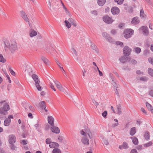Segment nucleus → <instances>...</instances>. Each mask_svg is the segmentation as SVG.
<instances>
[{
	"instance_id": "c03bdc74",
	"label": "nucleus",
	"mask_w": 153,
	"mask_h": 153,
	"mask_svg": "<svg viewBox=\"0 0 153 153\" xmlns=\"http://www.w3.org/2000/svg\"><path fill=\"white\" fill-rule=\"evenodd\" d=\"M102 36L103 37L105 38V39H106V38L108 37V36H109V34H107L106 32H104L102 33Z\"/></svg>"
},
{
	"instance_id": "680f3d73",
	"label": "nucleus",
	"mask_w": 153,
	"mask_h": 153,
	"mask_svg": "<svg viewBox=\"0 0 153 153\" xmlns=\"http://www.w3.org/2000/svg\"><path fill=\"white\" fill-rule=\"evenodd\" d=\"M58 139L60 142H62L63 140V137L62 136H59Z\"/></svg>"
},
{
	"instance_id": "dca6fc26",
	"label": "nucleus",
	"mask_w": 153,
	"mask_h": 153,
	"mask_svg": "<svg viewBox=\"0 0 153 153\" xmlns=\"http://www.w3.org/2000/svg\"><path fill=\"white\" fill-rule=\"evenodd\" d=\"M81 141L83 144H85L88 145L89 144V140L87 138L86 136H83L82 137L81 139Z\"/></svg>"
},
{
	"instance_id": "338daca9",
	"label": "nucleus",
	"mask_w": 153,
	"mask_h": 153,
	"mask_svg": "<svg viewBox=\"0 0 153 153\" xmlns=\"http://www.w3.org/2000/svg\"><path fill=\"white\" fill-rule=\"evenodd\" d=\"M111 32L112 34L113 35H114L116 33V30H111Z\"/></svg>"
},
{
	"instance_id": "f3484780",
	"label": "nucleus",
	"mask_w": 153,
	"mask_h": 153,
	"mask_svg": "<svg viewBox=\"0 0 153 153\" xmlns=\"http://www.w3.org/2000/svg\"><path fill=\"white\" fill-rule=\"evenodd\" d=\"M48 123L51 125H54V119L51 116H48Z\"/></svg>"
},
{
	"instance_id": "2f4dec72",
	"label": "nucleus",
	"mask_w": 153,
	"mask_h": 153,
	"mask_svg": "<svg viewBox=\"0 0 153 153\" xmlns=\"http://www.w3.org/2000/svg\"><path fill=\"white\" fill-rule=\"evenodd\" d=\"M148 72L150 76L153 77V70L152 68H149L148 69Z\"/></svg>"
},
{
	"instance_id": "bf43d9fd",
	"label": "nucleus",
	"mask_w": 153,
	"mask_h": 153,
	"mask_svg": "<svg viewBox=\"0 0 153 153\" xmlns=\"http://www.w3.org/2000/svg\"><path fill=\"white\" fill-rule=\"evenodd\" d=\"M29 109L31 111H33L34 110V108L32 106H29Z\"/></svg>"
},
{
	"instance_id": "603ef678",
	"label": "nucleus",
	"mask_w": 153,
	"mask_h": 153,
	"mask_svg": "<svg viewBox=\"0 0 153 153\" xmlns=\"http://www.w3.org/2000/svg\"><path fill=\"white\" fill-rule=\"evenodd\" d=\"M9 71L12 75L15 76V72L10 68H9Z\"/></svg>"
},
{
	"instance_id": "412c9836",
	"label": "nucleus",
	"mask_w": 153,
	"mask_h": 153,
	"mask_svg": "<svg viewBox=\"0 0 153 153\" xmlns=\"http://www.w3.org/2000/svg\"><path fill=\"white\" fill-rule=\"evenodd\" d=\"M136 129L135 127H133L131 128L130 132V134L131 136H133L136 133Z\"/></svg>"
},
{
	"instance_id": "ddd939ff",
	"label": "nucleus",
	"mask_w": 153,
	"mask_h": 153,
	"mask_svg": "<svg viewBox=\"0 0 153 153\" xmlns=\"http://www.w3.org/2000/svg\"><path fill=\"white\" fill-rule=\"evenodd\" d=\"M142 30L143 31V33L145 36H147L149 34V31L148 27L146 26H143L142 27Z\"/></svg>"
},
{
	"instance_id": "f03ea898",
	"label": "nucleus",
	"mask_w": 153,
	"mask_h": 153,
	"mask_svg": "<svg viewBox=\"0 0 153 153\" xmlns=\"http://www.w3.org/2000/svg\"><path fill=\"white\" fill-rule=\"evenodd\" d=\"M32 77L35 82V85L39 91H41L42 88L39 84L40 82L39 79H38V76L35 74H33L32 75Z\"/></svg>"
},
{
	"instance_id": "20e7f679",
	"label": "nucleus",
	"mask_w": 153,
	"mask_h": 153,
	"mask_svg": "<svg viewBox=\"0 0 153 153\" xmlns=\"http://www.w3.org/2000/svg\"><path fill=\"white\" fill-rule=\"evenodd\" d=\"M9 109L10 107L9 105L7 103H5L3 108H0V113L4 115L6 114L7 111Z\"/></svg>"
},
{
	"instance_id": "c756f323",
	"label": "nucleus",
	"mask_w": 153,
	"mask_h": 153,
	"mask_svg": "<svg viewBox=\"0 0 153 153\" xmlns=\"http://www.w3.org/2000/svg\"><path fill=\"white\" fill-rule=\"evenodd\" d=\"M52 153H61L60 150L58 148H54L52 151Z\"/></svg>"
},
{
	"instance_id": "a18cd8bd",
	"label": "nucleus",
	"mask_w": 153,
	"mask_h": 153,
	"mask_svg": "<svg viewBox=\"0 0 153 153\" xmlns=\"http://www.w3.org/2000/svg\"><path fill=\"white\" fill-rule=\"evenodd\" d=\"M114 120L115 122H116L117 123L114 124L112 125V126L113 127H114L116 126H117L118 125V120L116 119H114Z\"/></svg>"
},
{
	"instance_id": "4d7b16f0",
	"label": "nucleus",
	"mask_w": 153,
	"mask_h": 153,
	"mask_svg": "<svg viewBox=\"0 0 153 153\" xmlns=\"http://www.w3.org/2000/svg\"><path fill=\"white\" fill-rule=\"evenodd\" d=\"M109 76L110 77L112 81H114V80L115 79V78L113 76V74L112 73H110Z\"/></svg>"
},
{
	"instance_id": "f704fd0d",
	"label": "nucleus",
	"mask_w": 153,
	"mask_h": 153,
	"mask_svg": "<svg viewBox=\"0 0 153 153\" xmlns=\"http://www.w3.org/2000/svg\"><path fill=\"white\" fill-rule=\"evenodd\" d=\"M65 25L68 28H69L71 27V25L69 22L67 20H65Z\"/></svg>"
},
{
	"instance_id": "aec40b11",
	"label": "nucleus",
	"mask_w": 153,
	"mask_h": 153,
	"mask_svg": "<svg viewBox=\"0 0 153 153\" xmlns=\"http://www.w3.org/2000/svg\"><path fill=\"white\" fill-rule=\"evenodd\" d=\"M10 122L11 120L9 118H7L4 121V125L5 126H8L10 125Z\"/></svg>"
},
{
	"instance_id": "4c0bfd02",
	"label": "nucleus",
	"mask_w": 153,
	"mask_h": 153,
	"mask_svg": "<svg viewBox=\"0 0 153 153\" xmlns=\"http://www.w3.org/2000/svg\"><path fill=\"white\" fill-rule=\"evenodd\" d=\"M152 144V141H149L146 144H144V146L145 147H148L151 146Z\"/></svg>"
},
{
	"instance_id": "8fccbe9b",
	"label": "nucleus",
	"mask_w": 153,
	"mask_h": 153,
	"mask_svg": "<svg viewBox=\"0 0 153 153\" xmlns=\"http://www.w3.org/2000/svg\"><path fill=\"white\" fill-rule=\"evenodd\" d=\"M61 1V3H62V5L63 7L64 8L65 11V12H68V10H67L66 7L65 6V5H64L63 3L62 2L61 0H60Z\"/></svg>"
},
{
	"instance_id": "39448f33",
	"label": "nucleus",
	"mask_w": 153,
	"mask_h": 153,
	"mask_svg": "<svg viewBox=\"0 0 153 153\" xmlns=\"http://www.w3.org/2000/svg\"><path fill=\"white\" fill-rule=\"evenodd\" d=\"M131 51V49L128 46H125L123 48V54L126 56H129L130 54Z\"/></svg>"
},
{
	"instance_id": "6e6d98bb",
	"label": "nucleus",
	"mask_w": 153,
	"mask_h": 153,
	"mask_svg": "<svg viewBox=\"0 0 153 153\" xmlns=\"http://www.w3.org/2000/svg\"><path fill=\"white\" fill-rule=\"evenodd\" d=\"M116 44L117 45H119L121 46H122L123 45V43L122 42L117 41L116 42Z\"/></svg>"
},
{
	"instance_id": "e433bc0d",
	"label": "nucleus",
	"mask_w": 153,
	"mask_h": 153,
	"mask_svg": "<svg viewBox=\"0 0 153 153\" xmlns=\"http://www.w3.org/2000/svg\"><path fill=\"white\" fill-rule=\"evenodd\" d=\"M114 1L119 4H121L123 3L124 0H114Z\"/></svg>"
},
{
	"instance_id": "9b49d317",
	"label": "nucleus",
	"mask_w": 153,
	"mask_h": 153,
	"mask_svg": "<svg viewBox=\"0 0 153 153\" xmlns=\"http://www.w3.org/2000/svg\"><path fill=\"white\" fill-rule=\"evenodd\" d=\"M129 148V146L128 143L126 142H124L121 145H120L119 146V148L122 150L123 149H127Z\"/></svg>"
},
{
	"instance_id": "1a4fd4ad",
	"label": "nucleus",
	"mask_w": 153,
	"mask_h": 153,
	"mask_svg": "<svg viewBox=\"0 0 153 153\" xmlns=\"http://www.w3.org/2000/svg\"><path fill=\"white\" fill-rule=\"evenodd\" d=\"M29 34L30 37L32 38L35 36L37 35V32L32 28H30L29 31Z\"/></svg>"
},
{
	"instance_id": "9d476101",
	"label": "nucleus",
	"mask_w": 153,
	"mask_h": 153,
	"mask_svg": "<svg viewBox=\"0 0 153 153\" xmlns=\"http://www.w3.org/2000/svg\"><path fill=\"white\" fill-rule=\"evenodd\" d=\"M111 11L114 15L118 14L120 11L119 9L117 7H113L111 10Z\"/></svg>"
},
{
	"instance_id": "de8ad7c7",
	"label": "nucleus",
	"mask_w": 153,
	"mask_h": 153,
	"mask_svg": "<svg viewBox=\"0 0 153 153\" xmlns=\"http://www.w3.org/2000/svg\"><path fill=\"white\" fill-rule=\"evenodd\" d=\"M106 39L108 42H112L113 41L111 37L109 36H108V37L106 38Z\"/></svg>"
},
{
	"instance_id": "09e8293b",
	"label": "nucleus",
	"mask_w": 153,
	"mask_h": 153,
	"mask_svg": "<svg viewBox=\"0 0 153 153\" xmlns=\"http://www.w3.org/2000/svg\"><path fill=\"white\" fill-rule=\"evenodd\" d=\"M107 115V111H105L102 114V115L105 118Z\"/></svg>"
},
{
	"instance_id": "c85d7f7f",
	"label": "nucleus",
	"mask_w": 153,
	"mask_h": 153,
	"mask_svg": "<svg viewBox=\"0 0 153 153\" xmlns=\"http://www.w3.org/2000/svg\"><path fill=\"white\" fill-rule=\"evenodd\" d=\"M112 83L113 85L114 88H118V85L117 84V81L116 79H114V81H112Z\"/></svg>"
},
{
	"instance_id": "37998d69",
	"label": "nucleus",
	"mask_w": 153,
	"mask_h": 153,
	"mask_svg": "<svg viewBox=\"0 0 153 153\" xmlns=\"http://www.w3.org/2000/svg\"><path fill=\"white\" fill-rule=\"evenodd\" d=\"M72 52L76 56H78V54L77 53V52L76 50L74 48H71Z\"/></svg>"
},
{
	"instance_id": "6ab92c4d",
	"label": "nucleus",
	"mask_w": 153,
	"mask_h": 153,
	"mask_svg": "<svg viewBox=\"0 0 153 153\" xmlns=\"http://www.w3.org/2000/svg\"><path fill=\"white\" fill-rule=\"evenodd\" d=\"M132 140L133 144L135 145H137L138 144V139L134 137H130Z\"/></svg>"
},
{
	"instance_id": "f257e3e1",
	"label": "nucleus",
	"mask_w": 153,
	"mask_h": 153,
	"mask_svg": "<svg viewBox=\"0 0 153 153\" xmlns=\"http://www.w3.org/2000/svg\"><path fill=\"white\" fill-rule=\"evenodd\" d=\"M4 50L5 51L9 50L12 53H13L17 48V45L15 41L9 42L7 40L4 41Z\"/></svg>"
},
{
	"instance_id": "473e14b6",
	"label": "nucleus",
	"mask_w": 153,
	"mask_h": 153,
	"mask_svg": "<svg viewBox=\"0 0 153 153\" xmlns=\"http://www.w3.org/2000/svg\"><path fill=\"white\" fill-rule=\"evenodd\" d=\"M91 48L94 50L96 52L98 51V49L97 46L94 44H92L91 46Z\"/></svg>"
},
{
	"instance_id": "49530a36",
	"label": "nucleus",
	"mask_w": 153,
	"mask_h": 153,
	"mask_svg": "<svg viewBox=\"0 0 153 153\" xmlns=\"http://www.w3.org/2000/svg\"><path fill=\"white\" fill-rule=\"evenodd\" d=\"M80 133L81 134L83 135V136H86L87 135V133L85 132L83 130H82L80 131Z\"/></svg>"
},
{
	"instance_id": "f8f14e48",
	"label": "nucleus",
	"mask_w": 153,
	"mask_h": 153,
	"mask_svg": "<svg viewBox=\"0 0 153 153\" xmlns=\"http://www.w3.org/2000/svg\"><path fill=\"white\" fill-rule=\"evenodd\" d=\"M51 129L53 132L56 134H59L60 132L59 129L58 127L54 126V125L52 126Z\"/></svg>"
},
{
	"instance_id": "7ed1b4c3",
	"label": "nucleus",
	"mask_w": 153,
	"mask_h": 153,
	"mask_svg": "<svg viewBox=\"0 0 153 153\" xmlns=\"http://www.w3.org/2000/svg\"><path fill=\"white\" fill-rule=\"evenodd\" d=\"M133 33L134 31L131 29L125 30L124 31L125 38L126 39L130 38L133 34Z\"/></svg>"
},
{
	"instance_id": "774afa93",
	"label": "nucleus",
	"mask_w": 153,
	"mask_h": 153,
	"mask_svg": "<svg viewBox=\"0 0 153 153\" xmlns=\"http://www.w3.org/2000/svg\"><path fill=\"white\" fill-rule=\"evenodd\" d=\"M149 95L153 97V90H151L149 92Z\"/></svg>"
},
{
	"instance_id": "c9c22d12",
	"label": "nucleus",
	"mask_w": 153,
	"mask_h": 153,
	"mask_svg": "<svg viewBox=\"0 0 153 153\" xmlns=\"http://www.w3.org/2000/svg\"><path fill=\"white\" fill-rule=\"evenodd\" d=\"M140 15L141 18H143L145 17V15L144 14L143 10V9L140 10Z\"/></svg>"
},
{
	"instance_id": "4468645a",
	"label": "nucleus",
	"mask_w": 153,
	"mask_h": 153,
	"mask_svg": "<svg viewBox=\"0 0 153 153\" xmlns=\"http://www.w3.org/2000/svg\"><path fill=\"white\" fill-rule=\"evenodd\" d=\"M140 22L139 18L137 17H135L132 19L131 23L133 25H137Z\"/></svg>"
},
{
	"instance_id": "423d86ee",
	"label": "nucleus",
	"mask_w": 153,
	"mask_h": 153,
	"mask_svg": "<svg viewBox=\"0 0 153 153\" xmlns=\"http://www.w3.org/2000/svg\"><path fill=\"white\" fill-rule=\"evenodd\" d=\"M103 21L108 24H111L113 22V20L108 15H105L103 17Z\"/></svg>"
},
{
	"instance_id": "393cba45",
	"label": "nucleus",
	"mask_w": 153,
	"mask_h": 153,
	"mask_svg": "<svg viewBox=\"0 0 153 153\" xmlns=\"http://www.w3.org/2000/svg\"><path fill=\"white\" fill-rule=\"evenodd\" d=\"M144 137L145 139L147 140H149L150 137V133L148 131L145 132L144 135Z\"/></svg>"
},
{
	"instance_id": "4be33fe9",
	"label": "nucleus",
	"mask_w": 153,
	"mask_h": 153,
	"mask_svg": "<svg viewBox=\"0 0 153 153\" xmlns=\"http://www.w3.org/2000/svg\"><path fill=\"white\" fill-rule=\"evenodd\" d=\"M119 60L122 63H124L127 61V57L123 56L119 59Z\"/></svg>"
},
{
	"instance_id": "2eb2a0df",
	"label": "nucleus",
	"mask_w": 153,
	"mask_h": 153,
	"mask_svg": "<svg viewBox=\"0 0 153 153\" xmlns=\"http://www.w3.org/2000/svg\"><path fill=\"white\" fill-rule=\"evenodd\" d=\"M57 88L60 91H63V88L61 84L58 81H56L54 82Z\"/></svg>"
},
{
	"instance_id": "864d4df0",
	"label": "nucleus",
	"mask_w": 153,
	"mask_h": 153,
	"mask_svg": "<svg viewBox=\"0 0 153 153\" xmlns=\"http://www.w3.org/2000/svg\"><path fill=\"white\" fill-rule=\"evenodd\" d=\"M130 153H137V152L136 149H133L131 150Z\"/></svg>"
},
{
	"instance_id": "6e6552de",
	"label": "nucleus",
	"mask_w": 153,
	"mask_h": 153,
	"mask_svg": "<svg viewBox=\"0 0 153 153\" xmlns=\"http://www.w3.org/2000/svg\"><path fill=\"white\" fill-rule=\"evenodd\" d=\"M8 141L10 144L14 143L16 142V138L13 134L10 135L9 136Z\"/></svg>"
},
{
	"instance_id": "cd10ccee",
	"label": "nucleus",
	"mask_w": 153,
	"mask_h": 153,
	"mask_svg": "<svg viewBox=\"0 0 153 153\" xmlns=\"http://www.w3.org/2000/svg\"><path fill=\"white\" fill-rule=\"evenodd\" d=\"M134 49V52L137 54L139 53L141 51L140 48L138 47H135Z\"/></svg>"
},
{
	"instance_id": "bb28decb",
	"label": "nucleus",
	"mask_w": 153,
	"mask_h": 153,
	"mask_svg": "<svg viewBox=\"0 0 153 153\" xmlns=\"http://www.w3.org/2000/svg\"><path fill=\"white\" fill-rule=\"evenodd\" d=\"M117 114H122V111H121V105H117Z\"/></svg>"
},
{
	"instance_id": "0e129e2a",
	"label": "nucleus",
	"mask_w": 153,
	"mask_h": 153,
	"mask_svg": "<svg viewBox=\"0 0 153 153\" xmlns=\"http://www.w3.org/2000/svg\"><path fill=\"white\" fill-rule=\"evenodd\" d=\"M93 102L96 107H97V106H98L99 105V103L96 101L95 100H94Z\"/></svg>"
},
{
	"instance_id": "72a5a7b5",
	"label": "nucleus",
	"mask_w": 153,
	"mask_h": 153,
	"mask_svg": "<svg viewBox=\"0 0 153 153\" xmlns=\"http://www.w3.org/2000/svg\"><path fill=\"white\" fill-rule=\"evenodd\" d=\"M0 62L4 63L6 62V60L4 58L3 56L1 54H0Z\"/></svg>"
},
{
	"instance_id": "79ce46f5",
	"label": "nucleus",
	"mask_w": 153,
	"mask_h": 153,
	"mask_svg": "<svg viewBox=\"0 0 153 153\" xmlns=\"http://www.w3.org/2000/svg\"><path fill=\"white\" fill-rule=\"evenodd\" d=\"M14 143L10 144V147L11 149L13 150H14L16 148V146L13 144Z\"/></svg>"
},
{
	"instance_id": "052dcab7",
	"label": "nucleus",
	"mask_w": 153,
	"mask_h": 153,
	"mask_svg": "<svg viewBox=\"0 0 153 153\" xmlns=\"http://www.w3.org/2000/svg\"><path fill=\"white\" fill-rule=\"evenodd\" d=\"M146 2L149 4H152V2L151 0H145Z\"/></svg>"
},
{
	"instance_id": "a211bd4d",
	"label": "nucleus",
	"mask_w": 153,
	"mask_h": 153,
	"mask_svg": "<svg viewBox=\"0 0 153 153\" xmlns=\"http://www.w3.org/2000/svg\"><path fill=\"white\" fill-rule=\"evenodd\" d=\"M49 146L50 148H55V147H59V145L57 143L53 142L49 145Z\"/></svg>"
},
{
	"instance_id": "a19ab883",
	"label": "nucleus",
	"mask_w": 153,
	"mask_h": 153,
	"mask_svg": "<svg viewBox=\"0 0 153 153\" xmlns=\"http://www.w3.org/2000/svg\"><path fill=\"white\" fill-rule=\"evenodd\" d=\"M103 143L106 145H108L109 144V143L108 140L105 138L103 139Z\"/></svg>"
},
{
	"instance_id": "5fc2aeb1",
	"label": "nucleus",
	"mask_w": 153,
	"mask_h": 153,
	"mask_svg": "<svg viewBox=\"0 0 153 153\" xmlns=\"http://www.w3.org/2000/svg\"><path fill=\"white\" fill-rule=\"evenodd\" d=\"M118 90L119 89H117V88H116L115 90V93L118 97H119L120 95L119 94Z\"/></svg>"
},
{
	"instance_id": "0eeeda50",
	"label": "nucleus",
	"mask_w": 153,
	"mask_h": 153,
	"mask_svg": "<svg viewBox=\"0 0 153 153\" xmlns=\"http://www.w3.org/2000/svg\"><path fill=\"white\" fill-rule=\"evenodd\" d=\"M21 16L22 18L26 22H29V20L25 12L24 11H20Z\"/></svg>"
},
{
	"instance_id": "b1692460",
	"label": "nucleus",
	"mask_w": 153,
	"mask_h": 153,
	"mask_svg": "<svg viewBox=\"0 0 153 153\" xmlns=\"http://www.w3.org/2000/svg\"><path fill=\"white\" fill-rule=\"evenodd\" d=\"M39 105L40 107L43 109V108H46L45 102L44 101H42L39 103Z\"/></svg>"
},
{
	"instance_id": "a878e982",
	"label": "nucleus",
	"mask_w": 153,
	"mask_h": 153,
	"mask_svg": "<svg viewBox=\"0 0 153 153\" xmlns=\"http://www.w3.org/2000/svg\"><path fill=\"white\" fill-rule=\"evenodd\" d=\"M41 59L44 63L46 65H47L49 62V61L47 58L43 56L41 57Z\"/></svg>"
},
{
	"instance_id": "ea45409f",
	"label": "nucleus",
	"mask_w": 153,
	"mask_h": 153,
	"mask_svg": "<svg viewBox=\"0 0 153 153\" xmlns=\"http://www.w3.org/2000/svg\"><path fill=\"white\" fill-rule=\"evenodd\" d=\"M146 105L148 109L149 110L151 108H152V106L148 102H146Z\"/></svg>"
},
{
	"instance_id": "13d9d810",
	"label": "nucleus",
	"mask_w": 153,
	"mask_h": 153,
	"mask_svg": "<svg viewBox=\"0 0 153 153\" xmlns=\"http://www.w3.org/2000/svg\"><path fill=\"white\" fill-rule=\"evenodd\" d=\"M131 63L134 64H136L137 63L136 60L134 59H132L131 60Z\"/></svg>"
},
{
	"instance_id": "e2e57ef3",
	"label": "nucleus",
	"mask_w": 153,
	"mask_h": 153,
	"mask_svg": "<svg viewBox=\"0 0 153 153\" xmlns=\"http://www.w3.org/2000/svg\"><path fill=\"white\" fill-rule=\"evenodd\" d=\"M140 80L143 81H145L147 80L146 77H142L140 78Z\"/></svg>"
},
{
	"instance_id": "58836bf2",
	"label": "nucleus",
	"mask_w": 153,
	"mask_h": 153,
	"mask_svg": "<svg viewBox=\"0 0 153 153\" xmlns=\"http://www.w3.org/2000/svg\"><path fill=\"white\" fill-rule=\"evenodd\" d=\"M46 143L47 144L50 145L52 143L51 139L50 138H48L46 140Z\"/></svg>"
},
{
	"instance_id": "7c9ffc66",
	"label": "nucleus",
	"mask_w": 153,
	"mask_h": 153,
	"mask_svg": "<svg viewBox=\"0 0 153 153\" xmlns=\"http://www.w3.org/2000/svg\"><path fill=\"white\" fill-rule=\"evenodd\" d=\"M56 63H57V65H58V66L62 70L64 71L65 72V71L64 70V69L63 68V67H61L60 66V65H62V64H61V63L59 61H57V60H56ZM64 74H65V75L66 76V74L65 72Z\"/></svg>"
},
{
	"instance_id": "3c124183",
	"label": "nucleus",
	"mask_w": 153,
	"mask_h": 153,
	"mask_svg": "<svg viewBox=\"0 0 153 153\" xmlns=\"http://www.w3.org/2000/svg\"><path fill=\"white\" fill-rule=\"evenodd\" d=\"M148 60L150 63L153 65V59L151 58H149L148 59Z\"/></svg>"
},
{
	"instance_id": "5701e85b",
	"label": "nucleus",
	"mask_w": 153,
	"mask_h": 153,
	"mask_svg": "<svg viewBox=\"0 0 153 153\" xmlns=\"http://www.w3.org/2000/svg\"><path fill=\"white\" fill-rule=\"evenodd\" d=\"M106 0H98L97 3L100 6H102L105 3Z\"/></svg>"
},
{
	"instance_id": "69168bd1",
	"label": "nucleus",
	"mask_w": 153,
	"mask_h": 153,
	"mask_svg": "<svg viewBox=\"0 0 153 153\" xmlns=\"http://www.w3.org/2000/svg\"><path fill=\"white\" fill-rule=\"evenodd\" d=\"M142 146L141 145L138 146L136 148L138 150H140L142 149Z\"/></svg>"
}]
</instances>
